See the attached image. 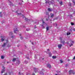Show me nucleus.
Masks as SVG:
<instances>
[{
	"label": "nucleus",
	"instance_id": "obj_1",
	"mask_svg": "<svg viewBox=\"0 0 75 75\" xmlns=\"http://www.w3.org/2000/svg\"><path fill=\"white\" fill-rule=\"evenodd\" d=\"M5 42H6V43H4V44L2 45V47H6V45L8 44V40H6Z\"/></svg>",
	"mask_w": 75,
	"mask_h": 75
},
{
	"label": "nucleus",
	"instance_id": "obj_2",
	"mask_svg": "<svg viewBox=\"0 0 75 75\" xmlns=\"http://www.w3.org/2000/svg\"><path fill=\"white\" fill-rule=\"evenodd\" d=\"M1 42H3V41H4L5 39H6V37H5V36H1Z\"/></svg>",
	"mask_w": 75,
	"mask_h": 75
},
{
	"label": "nucleus",
	"instance_id": "obj_3",
	"mask_svg": "<svg viewBox=\"0 0 75 75\" xmlns=\"http://www.w3.org/2000/svg\"><path fill=\"white\" fill-rule=\"evenodd\" d=\"M17 27L16 26L14 28V33H17L18 30H17Z\"/></svg>",
	"mask_w": 75,
	"mask_h": 75
},
{
	"label": "nucleus",
	"instance_id": "obj_4",
	"mask_svg": "<svg viewBox=\"0 0 75 75\" xmlns=\"http://www.w3.org/2000/svg\"><path fill=\"white\" fill-rule=\"evenodd\" d=\"M42 23H43V25H42V27L43 28H45V27L44 26H46V23H45L44 22V21H42Z\"/></svg>",
	"mask_w": 75,
	"mask_h": 75
},
{
	"label": "nucleus",
	"instance_id": "obj_5",
	"mask_svg": "<svg viewBox=\"0 0 75 75\" xmlns=\"http://www.w3.org/2000/svg\"><path fill=\"white\" fill-rule=\"evenodd\" d=\"M15 14H16V15H17L18 16H23V15L21 14V13H18V12L17 11L15 12Z\"/></svg>",
	"mask_w": 75,
	"mask_h": 75
},
{
	"label": "nucleus",
	"instance_id": "obj_6",
	"mask_svg": "<svg viewBox=\"0 0 75 75\" xmlns=\"http://www.w3.org/2000/svg\"><path fill=\"white\" fill-rule=\"evenodd\" d=\"M67 43L68 44H69V45L70 47H71L72 45L73 44L71 43V41H69V42H67Z\"/></svg>",
	"mask_w": 75,
	"mask_h": 75
},
{
	"label": "nucleus",
	"instance_id": "obj_7",
	"mask_svg": "<svg viewBox=\"0 0 75 75\" xmlns=\"http://www.w3.org/2000/svg\"><path fill=\"white\" fill-rule=\"evenodd\" d=\"M62 45L61 44H59L58 45V48L59 49H61V48L62 47Z\"/></svg>",
	"mask_w": 75,
	"mask_h": 75
},
{
	"label": "nucleus",
	"instance_id": "obj_8",
	"mask_svg": "<svg viewBox=\"0 0 75 75\" xmlns=\"http://www.w3.org/2000/svg\"><path fill=\"white\" fill-rule=\"evenodd\" d=\"M2 68L3 69L2 70V71L1 72V74L3 73V72H4V71H5V70L4 69H5V67H4V66H2Z\"/></svg>",
	"mask_w": 75,
	"mask_h": 75
},
{
	"label": "nucleus",
	"instance_id": "obj_9",
	"mask_svg": "<svg viewBox=\"0 0 75 75\" xmlns=\"http://www.w3.org/2000/svg\"><path fill=\"white\" fill-rule=\"evenodd\" d=\"M69 74H75V72L74 71L72 70H70L69 71Z\"/></svg>",
	"mask_w": 75,
	"mask_h": 75
},
{
	"label": "nucleus",
	"instance_id": "obj_10",
	"mask_svg": "<svg viewBox=\"0 0 75 75\" xmlns=\"http://www.w3.org/2000/svg\"><path fill=\"white\" fill-rule=\"evenodd\" d=\"M59 39H60V40H61V43H63V44H64V43L65 42L64 40H63V41H62V38H60Z\"/></svg>",
	"mask_w": 75,
	"mask_h": 75
},
{
	"label": "nucleus",
	"instance_id": "obj_11",
	"mask_svg": "<svg viewBox=\"0 0 75 75\" xmlns=\"http://www.w3.org/2000/svg\"><path fill=\"white\" fill-rule=\"evenodd\" d=\"M46 65H47V67H48L49 68H51V65L50 64H47Z\"/></svg>",
	"mask_w": 75,
	"mask_h": 75
},
{
	"label": "nucleus",
	"instance_id": "obj_12",
	"mask_svg": "<svg viewBox=\"0 0 75 75\" xmlns=\"http://www.w3.org/2000/svg\"><path fill=\"white\" fill-rule=\"evenodd\" d=\"M35 72L36 73L38 71V69L37 68H34Z\"/></svg>",
	"mask_w": 75,
	"mask_h": 75
},
{
	"label": "nucleus",
	"instance_id": "obj_13",
	"mask_svg": "<svg viewBox=\"0 0 75 75\" xmlns=\"http://www.w3.org/2000/svg\"><path fill=\"white\" fill-rule=\"evenodd\" d=\"M8 1L9 3H10V4H9L10 6H12L13 5V4H12V3H11V1H9L8 0Z\"/></svg>",
	"mask_w": 75,
	"mask_h": 75
},
{
	"label": "nucleus",
	"instance_id": "obj_14",
	"mask_svg": "<svg viewBox=\"0 0 75 75\" xmlns=\"http://www.w3.org/2000/svg\"><path fill=\"white\" fill-rule=\"evenodd\" d=\"M49 56L50 57H51V56H52V53H51V52H50L49 54Z\"/></svg>",
	"mask_w": 75,
	"mask_h": 75
},
{
	"label": "nucleus",
	"instance_id": "obj_15",
	"mask_svg": "<svg viewBox=\"0 0 75 75\" xmlns=\"http://www.w3.org/2000/svg\"><path fill=\"white\" fill-rule=\"evenodd\" d=\"M9 35H10V36H11V35H13V33L12 32H10L9 33Z\"/></svg>",
	"mask_w": 75,
	"mask_h": 75
},
{
	"label": "nucleus",
	"instance_id": "obj_16",
	"mask_svg": "<svg viewBox=\"0 0 75 75\" xmlns=\"http://www.w3.org/2000/svg\"><path fill=\"white\" fill-rule=\"evenodd\" d=\"M51 18H52L53 17H54V15L53 13H51Z\"/></svg>",
	"mask_w": 75,
	"mask_h": 75
},
{
	"label": "nucleus",
	"instance_id": "obj_17",
	"mask_svg": "<svg viewBox=\"0 0 75 75\" xmlns=\"http://www.w3.org/2000/svg\"><path fill=\"white\" fill-rule=\"evenodd\" d=\"M16 58H14L13 59V60H12L13 62H15V61H16Z\"/></svg>",
	"mask_w": 75,
	"mask_h": 75
},
{
	"label": "nucleus",
	"instance_id": "obj_18",
	"mask_svg": "<svg viewBox=\"0 0 75 75\" xmlns=\"http://www.w3.org/2000/svg\"><path fill=\"white\" fill-rule=\"evenodd\" d=\"M49 26H47L46 27V31H48L49 30Z\"/></svg>",
	"mask_w": 75,
	"mask_h": 75
},
{
	"label": "nucleus",
	"instance_id": "obj_19",
	"mask_svg": "<svg viewBox=\"0 0 75 75\" xmlns=\"http://www.w3.org/2000/svg\"><path fill=\"white\" fill-rule=\"evenodd\" d=\"M48 11H52V9L51 8H48Z\"/></svg>",
	"mask_w": 75,
	"mask_h": 75
},
{
	"label": "nucleus",
	"instance_id": "obj_20",
	"mask_svg": "<svg viewBox=\"0 0 75 75\" xmlns=\"http://www.w3.org/2000/svg\"><path fill=\"white\" fill-rule=\"evenodd\" d=\"M20 61L19 60L17 61V63L18 64H20Z\"/></svg>",
	"mask_w": 75,
	"mask_h": 75
},
{
	"label": "nucleus",
	"instance_id": "obj_21",
	"mask_svg": "<svg viewBox=\"0 0 75 75\" xmlns=\"http://www.w3.org/2000/svg\"><path fill=\"white\" fill-rule=\"evenodd\" d=\"M52 58H53V59H55L56 58V56H53L52 57Z\"/></svg>",
	"mask_w": 75,
	"mask_h": 75
},
{
	"label": "nucleus",
	"instance_id": "obj_22",
	"mask_svg": "<svg viewBox=\"0 0 75 75\" xmlns=\"http://www.w3.org/2000/svg\"><path fill=\"white\" fill-rule=\"evenodd\" d=\"M70 34H71V33H70L67 32V35H70Z\"/></svg>",
	"mask_w": 75,
	"mask_h": 75
},
{
	"label": "nucleus",
	"instance_id": "obj_23",
	"mask_svg": "<svg viewBox=\"0 0 75 75\" xmlns=\"http://www.w3.org/2000/svg\"><path fill=\"white\" fill-rule=\"evenodd\" d=\"M46 15H47V17H48V18H49V16H49V14H48V13H47V14H46Z\"/></svg>",
	"mask_w": 75,
	"mask_h": 75
},
{
	"label": "nucleus",
	"instance_id": "obj_24",
	"mask_svg": "<svg viewBox=\"0 0 75 75\" xmlns=\"http://www.w3.org/2000/svg\"><path fill=\"white\" fill-rule=\"evenodd\" d=\"M4 57L3 56H1V59H4Z\"/></svg>",
	"mask_w": 75,
	"mask_h": 75
},
{
	"label": "nucleus",
	"instance_id": "obj_25",
	"mask_svg": "<svg viewBox=\"0 0 75 75\" xmlns=\"http://www.w3.org/2000/svg\"><path fill=\"white\" fill-rule=\"evenodd\" d=\"M60 63H62V62H63V61H62L61 60H60Z\"/></svg>",
	"mask_w": 75,
	"mask_h": 75
},
{
	"label": "nucleus",
	"instance_id": "obj_26",
	"mask_svg": "<svg viewBox=\"0 0 75 75\" xmlns=\"http://www.w3.org/2000/svg\"><path fill=\"white\" fill-rule=\"evenodd\" d=\"M0 17H2V15H1V12H0Z\"/></svg>",
	"mask_w": 75,
	"mask_h": 75
},
{
	"label": "nucleus",
	"instance_id": "obj_27",
	"mask_svg": "<svg viewBox=\"0 0 75 75\" xmlns=\"http://www.w3.org/2000/svg\"><path fill=\"white\" fill-rule=\"evenodd\" d=\"M7 47H11V45H7Z\"/></svg>",
	"mask_w": 75,
	"mask_h": 75
},
{
	"label": "nucleus",
	"instance_id": "obj_28",
	"mask_svg": "<svg viewBox=\"0 0 75 75\" xmlns=\"http://www.w3.org/2000/svg\"><path fill=\"white\" fill-rule=\"evenodd\" d=\"M40 74H42V75H44V73H43V72H40Z\"/></svg>",
	"mask_w": 75,
	"mask_h": 75
},
{
	"label": "nucleus",
	"instance_id": "obj_29",
	"mask_svg": "<svg viewBox=\"0 0 75 75\" xmlns=\"http://www.w3.org/2000/svg\"><path fill=\"white\" fill-rule=\"evenodd\" d=\"M60 4L61 5H62V2H60Z\"/></svg>",
	"mask_w": 75,
	"mask_h": 75
},
{
	"label": "nucleus",
	"instance_id": "obj_30",
	"mask_svg": "<svg viewBox=\"0 0 75 75\" xmlns=\"http://www.w3.org/2000/svg\"><path fill=\"white\" fill-rule=\"evenodd\" d=\"M69 6H70V7H71V3H69Z\"/></svg>",
	"mask_w": 75,
	"mask_h": 75
},
{
	"label": "nucleus",
	"instance_id": "obj_31",
	"mask_svg": "<svg viewBox=\"0 0 75 75\" xmlns=\"http://www.w3.org/2000/svg\"><path fill=\"white\" fill-rule=\"evenodd\" d=\"M54 25H56V26H57V24L56 23H55L54 24Z\"/></svg>",
	"mask_w": 75,
	"mask_h": 75
},
{
	"label": "nucleus",
	"instance_id": "obj_32",
	"mask_svg": "<svg viewBox=\"0 0 75 75\" xmlns=\"http://www.w3.org/2000/svg\"><path fill=\"white\" fill-rule=\"evenodd\" d=\"M25 64H27V63H28V62L27 61H25Z\"/></svg>",
	"mask_w": 75,
	"mask_h": 75
},
{
	"label": "nucleus",
	"instance_id": "obj_33",
	"mask_svg": "<svg viewBox=\"0 0 75 75\" xmlns=\"http://www.w3.org/2000/svg\"><path fill=\"white\" fill-rule=\"evenodd\" d=\"M11 73H12V71H11V72H10V71L9 72V74H11Z\"/></svg>",
	"mask_w": 75,
	"mask_h": 75
},
{
	"label": "nucleus",
	"instance_id": "obj_34",
	"mask_svg": "<svg viewBox=\"0 0 75 75\" xmlns=\"http://www.w3.org/2000/svg\"><path fill=\"white\" fill-rule=\"evenodd\" d=\"M71 25H74V23H71Z\"/></svg>",
	"mask_w": 75,
	"mask_h": 75
},
{
	"label": "nucleus",
	"instance_id": "obj_35",
	"mask_svg": "<svg viewBox=\"0 0 75 75\" xmlns=\"http://www.w3.org/2000/svg\"><path fill=\"white\" fill-rule=\"evenodd\" d=\"M73 3H74V4H75V2H74V0H73Z\"/></svg>",
	"mask_w": 75,
	"mask_h": 75
},
{
	"label": "nucleus",
	"instance_id": "obj_36",
	"mask_svg": "<svg viewBox=\"0 0 75 75\" xmlns=\"http://www.w3.org/2000/svg\"><path fill=\"white\" fill-rule=\"evenodd\" d=\"M26 31H29V29H26Z\"/></svg>",
	"mask_w": 75,
	"mask_h": 75
},
{
	"label": "nucleus",
	"instance_id": "obj_37",
	"mask_svg": "<svg viewBox=\"0 0 75 75\" xmlns=\"http://www.w3.org/2000/svg\"><path fill=\"white\" fill-rule=\"evenodd\" d=\"M21 40H22V39H23V37H21Z\"/></svg>",
	"mask_w": 75,
	"mask_h": 75
},
{
	"label": "nucleus",
	"instance_id": "obj_38",
	"mask_svg": "<svg viewBox=\"0 0 75 75\" xmlns=\"http://www.w3.org/2000/svg\"><path fill=\"white\" fill-rule=\"evenodd\" d=\"M25 20H26V21H27L28 20V19L27 18H25Z\"/></svg>",
	"mask_w": 75,
	"mask_h": 75
},
{
	"label": "nucleus",
	"instance_id": "obj_39",
	"mask_svg": "<svg viewBox=\"0 0 75 75\" xmlns=\"http://www.w3.org/2000/svg\"><path fill=\"white\" fill-rule=\"evenodd\" d=\"M49 3V2H47V1H46V3Z\"/></svg>",
	"mask_w": 75,
	"mask_h": 75
},
{
	"label": "nucleus",
	"instance_id": "obj_40",
	"mask_svg": "<svg viewBox=\"0 0 75 75\" xmlns=\"http://www.w3.org/2000/svg\"><path fill=\"white\" fill-rule=\"evenodd\" d=\"M18 75H21V74H20V72H19L18 73Z\"/></svg>",
	"mask_w": 75,
	"mask_h": 75
},
{
	"label": "nucleus",
	"instance_id": "obj_41",
	"mask_svg": "<svg viewBox=\"0 0 75 75\" xmlns=\"http://www.w3.org/2000/svg\"><path fill=\"white\" fill-rule=\"evenodd\" d=\"M67 66H68V64H66L65 67H67Z\"/></svg>",
	"mask_w": 75,
	"mask_h": 75
},
{
	"label": "nucleus",
	"instance_id": "obj_42",
	"mask_svg": "<svg viewBox=\"0 0 75 75\" xmlns=\"http://www.w3.org/2000/svg\"><path fill=\"white\" fill-rule=\"evenodd\" d=\"M47 51H50V50L49 49H48L47 50Z\"/></svg>",
	"mask_w": 75,
	"mask_h": 75
},
{
	"label": "nucleus",
	"instance_id": "obj_43",
	"mask_svg": "<svg viewBox=\"0 0 75 75\" xmlns=\"http://www.w3.org/2000/svg\"><path fill=\"white\" fill-rule=\"evenodd\" d=\"M75 59V57L73 59Z\"/></svg>",
	"mask_w": 75,
	"mask_h": 75
},
{
	"label": "nucleus",
	"instance_id": "obj_44",
	"mask_svg": "<svg viewBox=\"0 0 75 75\" xmlns=\"http://www.w3.org/2000/svg\"><path fill=\"white\" fill-rule=\"evenodd\" d=\"M32 75H35V74L34 73H33V74Z\"/></svg>",
	"mask_w": 75,
	"mask_h": 75
},
{
	"label": "nucleus",
	"instance_id": "obj_45",
	"mask_svg": "<svg viewBox=\"0 0 75 75\" xmlns=\"http://www.w3.org/2000/svg\"><path fill=\"white\" fill-rule=\"evenodd\" d=\"M56 72H59V71H57Z\"/></svg>",
	"mask_w": 75,
	"mask_h": 75
},
{
	"label": "nucleus",
	"instance_id": "obj_46",
	"mask_svg": "<svg viewBox=\"0 0 75 75\" xmlns=\"http://www.w3.org/2000/svg\"><path fill=\"white\" fill-rule=\"evenodd\" d=\"M32 44H33V45H34V44H33V42H32Z\"/></svg>",
	"mask_w": 75,
	"mask_h": 75
},
{
	"label": "nucleus",
	"instance_id": "obj_47",
	"mask_svg": "<svg viewBox=\"0 0 75 75\" xmlns=\"http://www.w3.org/2000/svg\"><path fill=\"white\" fill-rule=\"evenodd\" d=\"M74 31H75V29H74Z\"/></svg>",
	"mask_w": 75,
	"mask_h": 75
},
{
	"label": "nucleus",
	"instance_id": "obj_48",
	"mask_svg": "<svg viewBox=\"0 0 75 75\" xmlns=\"http://www.w3.org/2000/svg\"><path fill=\"white\" fill-rule=\"evenodd\" d=\"M44 59V58H43L42 59V60H43V59Z\"/></svg>",
	"mask_w": 75,
	"mask_h": 75
},
{
	"label": "nucleus",
	"instance_id": "obj_49",
	"mask_svg": "<svg viewBox=\"0 0 75 75\" xmlns=\"http://www.w3.org/2000/svg\"><path fill=\"white\" fill-rule=\"evenodd\" d=\"M11 37V38H13V36H12V37Z\"/></svg>",
	"mask_w": 75,
	"mask_h": 75
},
{
	"label": "nucleus",
	"instance_id": "obj_50",
	"mask_svg": "<svg viewBox=\"0 0 75 75\" xmlns=\"http://www.w3.org/2000/svg\"><path fill=\"white\" fill-rule=\"evenodd\" d=\"M27 59H29V58H28V57H27Z\"/></svg>",
	"mask_w": 75,
	"mask_h": 75
},
{
	"label": "nucleus",
	"instance_id": "obj_51",
	"mask_svg": "<svg viewBox=\"0 0 75 75\" xmlns=\"http://www.w3.org/2000/svg\"><path fill=\"white\" fill-rule=\"evenodd\" d=\"M19 4H20V5H21V4L20 3H19Z\"/></svg>",
	"mask_w": 75,
	"mask_h": 75
},
{
	"label": "nucleus",
	"instance_id": "obj_52",
	"mask_svg": "<svg viewBox=\"0 0 75 75\" xmlns=\"http://www.w3.org/2000/svg\"><path fill=\"white\" fill-rule=\"evenodd\" d=\"M46 20H47V21H48V19H46Z\"/></svg>",
	"mask_w": 75,
	"mask_h": 75
},
{
	"label": "nucleus",
	"instance_id": "obj_53",
	"mask_svg": "<svg viewBox=\"0 0 75 75\" xmlns=\"http://www.w3.org/2000/svg\"><path fill=\"white\" fill-rule=\"evenodd\" d=\"M58 74H55V75H57Z\"/></svg>",
	"mask_w": 75,
	"mask_h": 75
},
{
	"label": "nucleus",
	"instance_id": "obj_54",
	"mask_svg": "<svg viewBox=\"0 0 75 75\" xmlns=\"http://www.w3.org/2000/svg\"><path fill=\"white\" fill-rule=\"evenodd\" d=\"M72 42L74 43V41H72Z\"/></svg>",
	"mask_w": 75,
	"mask_h": 75
},
{
	"label": "nucleus",
	"instance_id": "obj_55",
	"mask_svg": "<svg viewBox=\"0 0 75 75\" xmlns=\"http://www.w3.org/2000/svg\"><path fill=\"white\" fill-rule=\"evenodd\" d=\"M20 35H21V34H19Z\"/></svg>",
	"mask_w": 75,
	"mask_h": 75
},
{
	"label": "nucleus",
	"instance_id": "obj_56",
	"mask_svg": "<svg viewBox=\"0 0 75 75\" xmlns=\"http://www.w3.org/2000/svg\"><path fill=\"white\" fill-rule=\"evenodd\" d=\"M7 63H8V62H7Z\"/></svg>",
	"mask_w": 75,
	"mask_h": 75
},
{
	"label": "nucleus",
	"instance_id": "obj_57",
	"mask_svg": "<svg viewBox=\"0 0 75 75\" xmlns=\"http://www.w3.org/2000/svg\"><path fill=\"white\" fill-rule=\"evenodd\" d=\"M22 2H23V1H22Z\"/></svg>",
	"mask_w": 75,
	"mask_h": 75
},
{
	"label": "nucleus",
	"instance_id": "obj_58",
	"mask_svg": "<svg viewBox=\"0 0 75 75\" xmlns=\"http://www.w3.org/2000/svg\"><path fill=\"white\" fill-rule=\"evenodd\" d=\"M2 23H3L2 22Z\"/></svg>",
	"mask_w": 75,
	"mask_h": 75
}]
</instances>
